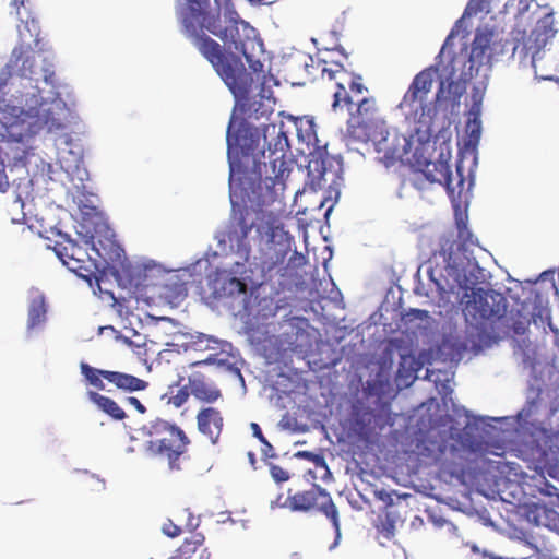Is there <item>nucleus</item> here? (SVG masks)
I'll list each match as a JSON object with an SVG mask.
<instances>
[{
	"mask_svg": "<svg viewBox=\"0 0 559 559\" xmlns=\"http://www.w3.org/2000/svg\"><path fill=\"white\" fill-rule=\"evenodd\" d=\"M321 73L333 92V110H346L350 116L349 134L358 141L371 142L379 155V162L385 167L401 160L404 150L399 143L400 140L397 135L389 132L385 122L379 118L376 99L364 96L367 88L361 76L348 72L341 63L328 66L326 61H323Z\"/></svg>",
	"mask_w": 559,
	"mask_h": 559,
	"instance_id": "nucleus-1",
	"label": "nucleus"
},
{
	"mask_svg": "<svg viewBox=\"0 0 559 559\" xmlns=\"http://www.w3.org/2000/svg\"><path fill=\"white\" fill-rule=\"evenodd\" d=\"M249 93L243 97H237L241 100L240 111L245 116L239 121L237 129L236 121L231 118L227 129V146L229 158V193L233 206L237 204V200L245 202L255 200L258 202V180L255 179L253 160L257 153H261L260 141L261 133L258 128L250 124L249 119H258L265 112L260 115L257 107L258 102H251Z\"/></svg>",
	"mask_w": 559,
	"mask_h": 559,
	"instance_id": "nucleus-2",
	"label": "nucleus"
},
{
	"mask_svg": "<svg viewBox=\"0 0 559 559\" xmlns=\"http://www.w3.org/2000/svg\"><path fill=\"white\" fill-rule=\"evenodd\" d=\"M76 234L85 246L104 260L105 276L110 275L115 280H158L170 273V270L151 259L129 260L99 212L84 213L78 223Z\"/></svg>",
	"mask_w": 559,
	"mask_h": 559,
	"instance_id": "nucleus-3",
	"label": "nucleus"
},
{
	"mask_svg": "<svg viewBox=\"0 0 559 559\" xmlns=\"http://www.w3.org/2000/svg\"><path fill=\"white\" fill-rule=\"evenodd\" d=\"M289 128L283 120L264 126L262 139L265 150H262V160H253L255 179L258 180V203L273 202L285 189V181L292 170L286 155L290 145Z\"/></svg>",
	"mask_w": 559,
	"mask_h": 559,
	"instance_id": "nucleus-4",
	"label": "nucleus"
},
{
	"mask_svg": "<svg viewBox=\"0 0 559 559\" xmlns=\"http://www.w3.org/2000/svg\"><path fill=\"white\" fill-rule=\"evenodd\" d=\"M197 282V293L201 300L211 308L226 307L248 314L267 318L276 314L274 299L266 295L267 282Z\"/></svg>",
	"mask_w": 559,
	"mask_h": 559,
	"instance_id": "nucleus-5",
	"label": "nucleus"
},
{
	"mask_svg": "<svg viewBox=\"0 0 559 559\" xmlns=\"http://www.w3.org/2000/svg\"><path fill=\"white\" fill-rule=\"evenodd\" d=\"M439 243L441 246L439 251H435L420 265L414 266L417 280L421 276L428 280H487L489 273L480 267L474 258L460 251L448 252L453 241L447 236H441Z\"/></svg>",
	"mask_w": 559,
	"mask_h": 559,
	"instance_id": "nucleus-6",
	"label": "nucleus"
},
{
	"mask_svg": "<svg viewBox=\"0 0 559 559\" xmlns=\"http://www.w3.org/2000/svg\"><path fill=\"white\" fill-rule=\"evenodd\" d=\"M145 450L152 456L166 459L171 471L180 469L179 460L187 453L191 440L177 424L155 418L139 429Z\"/></svg>",
	"mask_w": 559,
	"mask_h": 559,
	"instance_id": "nucleus-7",
	"label": "nucleus"
},
{
	"mask_svg": "<svg viewBox=\"0 0 559 559\" xmlns=\"http://www.w3.org/2000/svg\"><path fill=\"white\" fill-rule=\"evenodd\" d=\"M437 72L438 68L435 66L418 72L399 104V108L405 114L407 119L413 120L419 124V128L426 130H430L437 116V103L443 100L444 82H441L436 94L435 104L427 102Z\"/></svg>",
	"mask_w": 559,
	"mask_h": 559,
	"instance_id": "nucleus-8",
	"label": "nucleus"
},
{
	"mask_svg": "<svg viewBox=\"0 0 559 559\" xmlns=\"http://www.w3.org/2000/svg\"><path fill=\"white\" fill-rule=\"evenodd\" d=\"M288 248L269 240L261 249L260 255L254 258V269L260 271L264 278L280 276L283 280H304L301 269L306 259L301 253L294 252L285 264Z\"/></svg>",
	"mask_w": 559,
	"mask_h": 559,
	"instance_id": "nucleus-9",
	"label": "nucleus"
},
{
	"mask_svg": "<svg viewBox=\"0 0 559 559\" xmlns=\"http://www.w3.org/2000/svg\"><path fill=\"white\" fill-rule=\"evenodd\" d=\"M134 287L136 304L178 307L188 296L187 282H118Z\"/></svg>",
	"mask_w": 559,
	"mask_h": 559,
	"instance_id": "nucleus-10",
	"label": "nucleus"
},
{
	"mask_svg": "<svg viewBox=\"0 0 559 559\" xmlns=\"http://www.w3.org/2000/svg\"><path fill=\"white\" fill-rule=\"evenodd\" d=\"M496 34L493 31L477 32L472 43L471 53L467 56L465 52L455 53L450 61L453 73L460 70L461 81H471L474 72L483 64L491 62L495 53L493 38Z\"/></svg>",
	"mask_w": 559,
	"mask_h": 559,
	"instance_id": "nucleus-11",
	"label": "nucleus"
},
{
	"mask_svg": "<svg viewBox=\"0 0 559 559\" xmlns=\"http://www.w3.org/2000/svg\"><path fill=\"white\" fill-rule=\"evenodd\" d=\"M456 185L454 186L451 166L448 162H428L423 170H418L414 174L412 185L416 189L423 190L425 188V182L439 183L447 189L450 199L454 202L455 199H461L465 186L463 167L461 165L456 166Z\"/></svg>",
	"mask_w": 559,
	"mask_h": 559,
	"instance_id": "nucleus-12",
	"label": "nucleus"
},
{
	"mask_svg": "<svg viewBox=\"0 0 559 559\" xmlns=\"http://www.w3.org/2000/svg\"><path fill=\"white\" fill-rule=\"evenodd\" d=\"M250 212L246 207L239 210L238 215L234 217L230 227L227 231V238L230 245L237 246V251L243 259V262H235L231 269V276L229 280H251L254 274L253 269H247L246 263L249 262L250 246L247 238L254 226V222L249 218Z\"/></svg>",
	"mask_w": 559,
	"mask_h": 559,
	"instance_id": "nucleus-13",
	"label": "nucleus"
},
{
	"mask_svg": "<svg viewBox=\"0 0 559 559\" xmlns=\"http://www.w3.org/2000/svg\"><path fill=\"white\" fill-rule=\"evenodd\" d=\"M460 288L472 289V295L466 302V310L474 317L484 320L499 319L507 312L506 297L493 289L476 287L479 282H457Z\"/></svg>",
	"mask_w": 559,
	"mask_h": 559,
	"instance_id": "nucleus-14",
	"label": "nucleus"
},
{
	"mask_svg": "<svg viewBox=\"0 0 559 559\" xmlns=\"http://www.w3.org/2000/svg\"><path fill=\"white\" fill-rule=\"evenodd\" d=\"M289 507L294 511L314 510L325 515L332 523L336 534L340 535V518L336 506L331 495L320 487L313 485L309 490L296 492L288 497Z\"/></svg>",
	"mask_w": 559,
	"mask_h": 559,
	"instance_id": "nucleus-15",
	"label": "nucleus"
},
{
	"mask_svg": "<svg viewBox=\"0 0 559 559\" xmlns=\"http://www.w3.org/2000/svg\"><path fill=\"white\" fill-rule=\"evenodd\" d=\"M195 420L198 431L212 444L218 443L224 429V416L222 411L211 404L202 406L195 415Z\"/></svg>",
	"mask_w": 559,
	"mask_h": 559,
	"instance_id": "nucleus-16",
	"label": "nucleus"
},
{
	"mask_svg": "<svg viewBox=\"0 0 559 559\" xmlns=\"http://www.w3.org/2000/svg\"><path fill=\"white\" fill-rule=\"evenodd\" d=\"M469 453L471 450L463 443H444L436 460L443 472L455 475L464 472Z\"/></svg>",
	"mask_w": 559,
	"mask_h": 559,
	"instance_id": "nucleus-17",
	"label": "nucleus"
},
{
	"mask_svg": "<svg viewBox=\"0 0 559 559\" xmlns=\"http://www.w3.org/2000/svg\"><path fill=\"white\" fill-rule=\"evenodd\" d=\"M555 34L556 29L552 26V19L550 15H546L536 23L535 27L526 38L523 37L522 49L525 51V55H531L534 62L536 55L540 52Z\"/></svg>",
	"mask_w": 559,
	"mask_h": 559,
	"instance_id": "nucleus-18",
	"label": "nucleus"
},
{
	"mask_svg": "<svg viewBox=\"0 0 559 559\" xmlns=\"http://www.w3.org/2000/svg\"><path fill=\"white\" fill-rule=\"evenodd\" d=\"M188 386L191 395L202 404H214L223 399L222 390L200 371L188 374Z\"/></svg>",
	"mask_w": 559,
	"mask_h": 559,
	"instance_id": "nucleus-19",
	"label": "nucleus"
},
{
	"mask_svg": "<svg viewBox=\"0 0 559 559\" xmlns=\"http://www.w3.org/2000/svg\"><path fill=\"white\" fill-rule=\"evenodd\" d=\"M90 287L93 289L94 294L98 295V297L103 301L109 302L111 306L116 305H124L130 302L131 300L136 301V295L133 293L134 287L128 284H117V288L119 289L118 295L110 288H103V284L111 285L114 282H87Z\"/></svg>",
	"mask_w": 559,
	"mask_h": 559,
	"instance_id": "nucleus-20",
	"label": "nucleus"
},
{
	"mask_svg": "<svg viewBox=\"0 0 559 559\" xmlns=\"http://www.w3.org/2000/svg\"><path fill=\"white\" fill-rule=\"evenodd\" d=\"M288 123L295 128L298 140L305 143L308 148L312 147L313 151L318 152L325 150V144H322L318 139L316 123L312 118L301 117L290 119Z\"/></svg>",
	"mask_w": 559,
	"mask_h": 559,
	"instance_id": "nucleus-21",
	"label": "nucleus"
},
{
	"mask_svg": "<svg viewBox=\"0 0 559 559\" xmlns=\"http://www.w3.org/2000/svg\"><path fill=\"white\" fill-rule=\"evenodd\" d=\"M179 276L193 280H221L222 272L217 266L212 265L207 257H204L182 269Z\"/></svg>",
	"mask_w": 559,
	"mask_h": 559,
	"instance_id": "nucleus-22",
	"label": "nucleus"
},
{
	"mask_svg": "<svg viewBox=\"0 0 559 559\" xmlns=\"http://www.w3.org/2000/svg\"><path fill=\"white\" fill-rule=\"evenodd\" d=\"M106 380L114 384L117 389L134 392L145 390L147 386V382L134 377L132 374L119 372V371H110L106 373Z\"/></svg>",
	"mask_w": 559,
	"mask_h": 559,
	"instance_id": "nucleus-23",
	"label": "nucleus"
},
{
	"mask_svg": "<svg viewBox=\"0 0 559 559\" xmlns=\"http://www.w3.org/2000/svg\"><path fill=\"white\" fill-rule=\"evenodd\" d=\"M47 307L43 293L35 290L33 293L28 307L27 329L33 330L46 321Z\"/></svg>",
	"mask_w": 559,
	"mask_h": 559,
	"instance_id": "nucleus-24",
	"label": "nucleus"
},
{
	"mask_svg": "<svg viewBox=\"0 0 559 559\" xmlns=\"http://www.w3.org/2000/svg\"><path fill=\"white\" fill-rule=\"evenodd\" d=\"M187 518V522L185 526L176 524L173 520L168 519L162 526V532L171 538L178 537L182 534L183 531L192 532L199 526V519L195 518L189 509H183L180 514L177 515V520L180 521V518Z\"/></svg>",
	"mask_w": 559,
	"mask_h": 559,
	"instance_id": "nucleus-25",
	"label": "nucleus"
},
{
	"mask_svg": "<svg viewBox=\"0 0 559 559\" xmlns=\"http://www.w3.org/2000/svg\"><path fill=\"white\" fill-rule=\"evenodd\" d=\"M62 263L81 280H102L92 269L94 266L98 270V266L92 262L91 258L86 259L85 255H78V258L64 260Z\"/></svg>",
	"mask_w": 559,
	"mask_h": 559,
	"instance_id": "nucleus-26",
	"label": "nucleus"
},
{
	"mask_svg": "<svg viewBox=\"0 0 559 559\" xmlns=\"http://www.w3.org/2000/svg\"><path fill=\"white\" fill-rule=\"evenodd\" d=\"M56 109L62 110L60 105L41 104L37 112V123L47 128L48 131H56L63 128L62 119L56 112Z\"/></svg>",
	"mask_w": 559,
	"mask_h": 559,
	"instance_id": "nucleus-27",
	"label": "nucleus"
},
{
	"mask_svg": "<svg viewBox=\"0 0 559 559\" xmlns=\"http://www.w3.org/2000/svg\"><path fill=\"white\" fill-rule=\"evenodd\" d=\"M88 399L105 414L115 420H123L127 417L126 412L112 399L102 395L97 392L90 391Z\"/></svg>",
	"mask_w": 559,
	"mask_h": 559,
	"instance_id": "nucleus-28",
	"label": "nucleus"
},
{
	"mask_svg": "<svg viewBox=\"0 0 559 559\" xmlns=\"http://www.w3.org/2000/svg\"><path fill=\"white\" fill-rule=\"evenodd\" d=\"M52 249L61 262H64V260L68 259L78 258V255H86V251L71 239H67L66 242H56Z\"/></svg>",
	"mask_w": 559,
	"mask_h": 559,
	"instance_id": "nucleus-29",
	"label": "nucleus"
},
{
	"mask_svg": "<svg viewBox=\"0 0 559 559\" xmlns=\"http://www.w3.org/2000/svg\"><path fill=\"white\" fill-rule=\"evenodd\" d=\"M456 72L457 71H455L454 74H452L453 69L451 68L450 81L447 86L448 98L452 103V105L460 103L462 95L466 91V83L468 82L461 81L460 73L456 75Z\"/></svg>",
	"mask_w": 559,
	"mask_h": 559,
	"instance_id": "nucleus-30",
	"label": "nucleus"
},
{
	"mask_svg": "<svg viewBox=\"0 0 559 559\" xmlns=\"http://www.w3.org/2000/svg\"><path fill=\"white\" fill-rule=\"evenodd\" d=\"M204 536L194 534L190 539L186 538L181 546L176 550L175 555L169 559H189L192 554L203 544Z\"/></svg>",
	"mask_w": 559,
	"mask_h": 559,
	"instance_id": "nucleus-31",
	"label": "nucleus"
},
{
	"mask_svg": "<svg viewBox=\"0 0 559 559\" xmlns=\"http://www.w3.org/2000/svg\"><path fill=\"white\" fill-rule=\"evenodd\" d=\"M81 373L84 376L86 381L97 390H104V379L106 380V373L110 372L109 370H102L96 369L88 364L82 362L81 366Z\"/></svg>",
	"mask_w": 559,
	"mask_h": 559,
	"instance_id": "nucleus-32",
	"label": "nucleus"
},
{
	"mask_svg": "<svg viewBox=\"0 0 559 559\" xmlns=\"http://www.w3.org/2000/svg\"><path fill=\"white\" fill-rule=\"evenodd\" d=\"M454 211H455V224L457 228V237L464 241H471L472 233L467 228V213L461 209L460 199H455Z\"/></svg>",
	"mask_w": 559,
	"mask_h": 559,
	"instance_id": "nucleus-33",
	"label": "nucleus"
},
{
	"mask_svg": "<svg viewBox=\"0 0 559 559\" xmlns=\"http://www.w3.org/2000/svg\"><path fill=\"white\" fill-rule=\"evenodd\" d=\"M418 370L417 362L413 357L402 356L400 367L397 370V378L404 379V382H413Z\"/></svg>",
	"mask_w": 559,
	"mask_h": 559,
	"instance_id": "nucleus-34",
	"label": "nucleus"
},
{
	"mask_svg": "<svg viewBox=\"0 0 559 559\" xmlns=\"http://www.w3.org/2000/svg\"><path fill=\"white\" fill-rule=\"evenodd\" d=\"M395 518L388 511L383 516L379 518L377 530L385 539H391L395 534Z\"/></svg>",
	"mask_w": 559,
	"mask_h": 559,
	"instance_id": "nucleus-35",
	"label": "nucleus"
},
{
	"mask_svg": "<svg viewBox=\"0 0 559 559\" xmlns=\"http://www.w3.org/2000/svg\"><path fill=\"white\" fill-rule=\"evenodd\" d=\"M170 389L173 388L170 386ZM169 393L170 396L168 399V403L177 408L181 407L191 395L188 382L186 384H182L179 389H177L175 394H173V390H170Z\"/></svg>",
	"mask_w": 559,
	"mask_h": 559,
	"instance_id": "nucleus-36",
	"label": "nucleus"
},
{
	"mask_svg": "<svg viewBox=\"0 0 559 559\" xmlns=\"http://www.w3.org/2000/svg\"><path fill=\"white\" fill-rule=\"evenodd\" d=\"M531 0H508L504 9L514 16L524 14L530 8Z\"/></svg>",
	"mask_w": 559,
	"mask_h": 559,
	"instance_id": "nucleus-37",
	"label": "nucleus"
},
{
	"mask_svg": "<svg viewBox=\"0 0 559 559\" xmlns=\"http://www.w3.org/2000/svg\"><path fill=\"white\" fill-rule=\"evenodd\" d=\"M467 131L469 134L471 141L477 143L480 139L481 134V122L478 116H474L473 119H469L467 122Z\"/></svg>",
	"mask_w": 559,
	"mask_h": 559,
	"instance_id": "nucleus-38",
	"label": "nucleus"
},
{
	"mask_svg": "<svg viewBox=\"0 0 559 559\" xmlns=\"http://www.w3.org/2000/svg\"><path fill=\"white\" fill-rule=\"evenodd\" d=\"M270 474L276 483H284L289 479V473L276 464H270Z\"/></svg>",
	"mask_w": 559,
	"mask_h": 559,
	"instance_id": "nucleus-39",
	"label": "nucleus"
},
{
	"mask_svg": "<svg viewBox=\"0 0 559 559\" xmlns=\"http://www.w3.org/2000/svg\"><path fill=\"white\" fill-rule=\"evenodd\" d=\"M288 324L292 328H296V336H298L299 333H305L307 328H309V321L306 318L301 317H293L288 320Z\"/></svg>",
	"mask_w": 559,
	"mask_h": 559,
	"instance_id": "nucleus-40",
	"label": "nucleus"
},
{
	"mask_svg": "<svg viewBox=\"0 0 559 559\" xmlns=\"http://www.w3.org/2000/svg\"><path fill=\"white\" fill-rule=\"evenodd\" d=\"M297 456L305 457L311 462H313L317 466H325V461L322 455L314 454L308 451H300L297 453Z\"/></svg>",
	"mask_w": 559,
	"mask_h": 559,
	"instance_id": "nucleus-41",
	"label": "nucleus"
},
{
	"mask_svg": "<svg viewBox=\"0 0 559 559\" xmlns=\"http://www.w3.org/2000/svg\"><path fill=\"white\" fill-rule=\"evenodd\" d=\"M251 429L253 436L263 444V447H267L272 450V444L266 440V438L262 433L260 426L257 423H251Z\"/></svg>",
	"mask_w": 559,
	"mask_h": 559,
	"instance_id": "nucleus-42",
	"label": "nucleus"
},
{
	"mask_svg": "<svg viewBox=\"0 0 559 559\" xmlns=\"http://www.w3.org/2000/svg\"><path fill=\"white\" fill-rule=\"evenodd\" d=\"M9 188L8 177L5 175L4 164L0 160V192H5Z\"/></svg>",
	"mask_w": 559,
	"mask_h": 559,
	"instance_id": "nucleus-43",
	"label": "nucleus"
},
{
	"mask_svg": "<svg viewBox=\"0 0 559 559\" xmlns=\"http://www.w3.org/2000/svg\"><path fill=\"white\" fill-rule=\"evenodd\" d=\"M127 403L133 406L140 414H144L146 412V407L141 403L138 397L129 396L126 399Z\"/></svg>",
	"mask_w": 559,
	"mask_h": 559,
	"instance_id": "nucleus-44",
	"label": "nucleus"
},
{
	"mask_svg": "<svg viewBox=\"0 0 559 559\" xmlns=\"http://www.w3.org/2000/svg\"><path fill=\"white\" fill-rule=\"evenodd\" d=\"M555 275V270H547V271H544L542 272L536 280H540V281H544V280H552Z\"/></svg>",
	"mask_w": 559,
	"mask_h": 559,
	"instance_id": "nucleus-45",
	"label": "nucleus"
},
{
	"mask_svg": "<svg viewBox=\"0 0 559 559\" xmlns=\"http://www.w3.org/2000/svg\"><path fill=\"white\" fill-rule=\"evenodd\" d=\"M25 0H11V5L20 13V9L24 5Z\"/></svg>",
	"mask_w": 559,
	"mask_h": 559,
	"instance_id": "nucleus-46",
	"label": "nucleus"
},
{
	"mask_svg": "<svg viewBox=\"0 0 559 559\" xmlns=\"http://www.w3.org/2000/svg\"><path fill=\"white\" fill-rule=\"evenodd\" d=\"M263 454L265 456H269V457H274L275 456V453H274V449L272 448V450L267 447H264L263 448Z\"/></svg>",
	"mask_w": 559,
	"mask_h": 559,
	"instance_id": "nucleus-47",
	"label": "nucleus"
},
{
	"mask_svg": "<svg viewBox=\"0 0 559 559\" xmlns=\"http://www.w3.org/2000/svg\"><path fill=\"white\" fill-rule=\"evenodd\" d=\"M328 159H329L328 157L322 158V171H321L322 178H324V176L326 175L325 164H326Z\"/></svg>",
	"mask_w": 559,
	"mask_h": 559,
	"instance_id": "nucleus-48",
	"label": "nucleus"
},
{
	"mask_svg": "<svg viewBox=\"0 0 559 559\" xmlns=\"http://www.w3.org/2000/svg\"><path fill=\"white\" fill-rule=\"evenodd\" d=\"M209 557H210V554L206 550H203L200 554V559H209Z\"/></svg>",
	"mask_w": 559,
	"mask_h": 559,
	"instance_id": "nucleus-49",
	"label": "nucleus"
},
{
	"mask_svg": "<svg viewBox=\"0 0 559 559\" xmlns=\"http://www.w3.org/2000/svg\"><path fill=\"white\" fill-rule=\"evenodd\" d=\"M182 381H183V377H179V380H178V382H177V384H176V385H177V386L181 385V382H182Z\"/></svg>",
	"mask_w": 559,
	"mask_h": 559,
	"instance_id": "nucleus-50",
	"label": "nucleus"
},
{
	"mask_svg": "<svg viewBox=\"0 0 559 559\" xmlns=\"http://www.w3.org/2000/svg\"><path fill=\"white\" fill-rule=\"evenodd\" d=\"M249 1H250V2H252V3H260V2H262L263 0H249Z\"/></svg>",
	"mask_w": 559,
	"mask_h": 559,
	"instance_id": "nucleus-51",
	"label": "nucleus"
},
{
	"mask_svg": "<svg viewBox=\"0 0 559 559\" xmlns=\"http://www.w3.org/2000/svg\"><path fill=\"white\" fill-rule=\"evenodd\" d=\"M518 48H519V44H518V45H514V47H513V53L518 50Z\"/></svg>",
	"mask_w": 559,
	"mask_h": 559,
	"instance_id": "nucleus-52",
	"label": "nucleus"
},
{
	"mask_svg": "<svg viewBox=\"0 0 559 559\" xmlns=\"http://www.w3.org/2000/svg\"><path fill=\"white\" fill-rule=\"evenodd\" d=\"M200 364H203V361H197L193 364V366H197V365H200Z\"/></svg>",
	"mask_w": 559,
	"mask_h": 559,
	"instance_id": "nucleus-53",
	"label": "nucleus"
}]
</instances>
